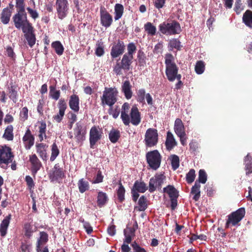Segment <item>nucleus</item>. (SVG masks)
I'll use <instances>...</instances> for the list:
<instances>
[{"label": "nucleus", "instance_id": "nucleus-9", "mask_svg": "<svg viewBox=\"0 0 252 252\" xmlns=\"http://www.w3.org/2000/svg\"><path fill=\"white\" fill-rule=\"evenodd\" d=\"M51 182H60L65 177L64 170L60 167L59 163H56L48 174Z\"/></svg>", "mask_w": 252, "mask_h": 252}, {"label": "nucleus", "instance_id": "nucleus-27", "mask_svg": "<svg viewBox=\"0 0 252 252\" xmlns=\"http://www.w3.org/2000/svg\"><path fill=\"white\" fill-rule=\"evenodd\" d=\"M48 147L45 144L39 143L36 145V152L43 161L47 159V153L46 148Z\"/></svg>", "mask_w": 252, "mask_h": 252}, {"label": "nucleus", "instance_id": "nucleus-61", "mask_svg": "<svg viewBox=\"0 0 252 252\" xmlns=\"http://www.w3.org/2000/svg\"><path fill=\"white\" fill-rule=\"evenodd\" d=\"M234 10L237 14H240L241 11L243 10L241 0H236Z\"/></svg>", "mask_w": 252, "mask_h": 252}, {"label": "nucleus", "instance_id": "nucleus-7", "mask_svg": "<svg viewBox=\"0 0 252 252\" xmlns=\"http://www.w3.org/2000/svg\"><path fill=\"white\" fill-rule=\"evenodd\" d=\"M245 213V209L243 207L240 208L236 211L232 212L227 216L228 219L225 224V228H228L230 225H237L244 217Z\"/></svg>", "mask_w": 252, "mask_h": 252}, {"label": "nucleus", "instance_id": "nucleus-21", "mask_svg": "<svg viewBox=\"0 0 252 252\" xmlns=\"http://www.w3.org/2000/svg\"><path fill=\"white\" fill-rule=\"evenodd\" d=\"M24 146L27 150H30L34 145V137L29 128H28L23 137Z\"/></svg>", "mask_w": 252, "mask_h": 252}, {"label": "nucleus", "instance_id": "nucleus-17", "mask_svg": "<svg viewBox=\"0 0 252 252\" xmlns=\"http://www.w3.org/2000/svg\"><path fill=\"white\" fill-rule=\"evenodd\" d=\"M125 47L124 42L122 40H118L117 42L114 43L111 48L110 52L111 57L114 59L123 55L125 52Z\"/></svg>", "mask_w": 252, "mask_h": 252}, {"label": "nucleus", "instance_id": "nucleus-40", "mask_svg": "<svg viewBox=\"0 0 252 252\" xmlns=\"http://www.w3.org/2000/svg\"><path fill=\"white\" fill-rule=\"evenodd\" d=\"M169 51H172L174 48L180 50L181 48V42L178 39L172 38L169 41L168 44Z\"/></svg>", "mask_w": 252, "mask_h": 252}, {"label": "nucleus", "instance_id": "nucleus-29", "mask_svg": "<svg viewBox=\"0 0 252 252\" xmlns=\"http://www.w3.org/2000/svg\"><path fill=\"white\" fill-rule=\"evenodd\" d=\"M174 129L175 132L177 136L186 134L185 128L183 123L179 118L176 119L174 123Z\"/></svg>", "mask_w": 252, "mask_h": 252}, {"label": "nucleus", "instance_id": "nucleus-10", "mask_svg": "<svg viewBox=\"0 0 252 252\" xmlns=\"http://www.w3.org/2000/svg\"><path fill=\"white\" fill-rule=\"evenodd\" d=\"M144 141L147 147H152L156 145L158 142V130L154 128H148L145 133Z\"/></svg>", "mask_w": 252, "mask_h": 252}, {"label": "nucleus", "instance_id": "nucleus-28", "mask_svg": "<svg viewBox=\"0 0 252 252\" xmlns=\"http://www.w3.org/2000/svg\"><path fill=\"white\" fill-rule=\"evenodd\" d=\"M11 218V215L9 214L2 220L0 225V233L2 237H4L7 233V230Z\"/></svg>", "mask_w": 252, "mask_h": 252}, {"label": "nucleus", "instance_id": "nucleus-43", "mask_svg": "<svg viewBox=\"0 0 252 252\" xmlns=\"http://www.w3.org/2000/svg\"><path fill=\"white\" fill-rule=\"evenodd\" d=\"M121 136L120 132L118 129L113 128L109 133V138L113 143H116Z\"/></svg>", "mask_w": 252, "mask_h": 252}, {"label": "nucleus", "instance_id": "nucleus-12", "mask_svg": "<svg viewBox=\"0 0 252 252\" xmlns=\"http://www.w3.org/2000/svg\"><path fill=\"white\" fill-rule=\"evenodd\" d=\"M55 6L59 19L62 20L67 16L69 9L67 0H56Z\"/></svg>", "mask_w": 252, "mask_h": 252}, {"label": "nucleus", "instance_id": "nucleus-36", "mask_svg": "<svg viewBox=\"0 0 252 252\" xmlns=\"http://www.w3.org/2000/svg\"><path fill=\"white\" fill-rule=\"evenodd\" d=\"M163 191L169 195L170 199L177 198L179 196L177 190L171 185H168L167 187L164 188Z\"/></svg>", "mask_w": 252, "mask_h": 252}, {"label": "nucleus", "instance_id": "nucleus-42", "mask_svg": "<svg viewBox=\"0 0 252 252\" xmlns=\"http://www.w3.org/2000/svg\"><path fill=\"white\" fill-rule=\"evenodd\" d=\"M52 47L55 50L56 54L59 56L63 55L64 51V47L60 41H56L51 44Z\"/></svg>", "mask_w": 252, "mask_h": 252}, {"label": "nucleus", "instance_id": "nucleus-62", "mask_svg": "<svg viewBox=\"0 0 252 252\" xmlns=\"http://www.w3.org/2000/svg\"><path fill=\"white\" fill-rule=\"evenodd\" d=\"M20 116L23 121H25L28 119V109L27 107H24L22 109L20 113Z\"/></svg>", "mask_w": 252, "mask_h": 252}, {"label": "nucleus", "instance_id": "nucleus-1", "mask_svg": "<svg viewBox=\"0 0 252 252\" xmlns=\"http://www.w3.org/2000/svg\"><path fill=\"white\" fill-rule=\"evenodd\" d=\"M17 12L13 16L12 20L15 27L17 29H21L22 32L32 26L28 19L25 11V6H15Z\"/></svg>", "mask_w": 252, "mask_h": 252}, {"label": "nucleus", "instance_id": "nucleus-60", "mask_svg": "<svg viewBox=\"0 0 252 252\" xmlns=\"http://www.w3.org/2000/svg\"><path fill=\"white\" fill-rule=\"evenodd\" d=\"M137 59L138 60V62L139 63L140 65H142L144 64H145L146 56H145L144 53L142 51H141V50L138 51V54H137Z\"/></svg>", "mask_w": 252, "mask_h": 252}, {"label": "nucleus", "instance_id": "nucleus-5", "mask_svg": "<svg viewBox=\"0 0 252 252\" xmlns=\"http://www.w3.org/2000/svg\"><path fill=\"white\" fill-rule=\"evenodd\" d=\"M133 58L124 54L122 59L118 60L113 67V71L117 75L123 74L122 70L127 71L131 68Z\"/></svg>", "mask_w": 252, "mask_h": 252}, {"label": "nucleus", "instance_id": "nucleus-38", "mask_svg": "<svg viewBox=\"0 0 252 252\" xmlns=\"http://www.w3.org/2000/svg\"><path fill=\"white\" fill-rule=\"evenodd\" d=\"M124 7L122 4L117 3L114 7V19L115 21L119 20L123 16Z\"/></svg>", "mask_w": 252, "mask_h": 252}, {"label": "nucleus", "instance_id": "nucleus-44", "mask_svg": "<svg viewBox=\"0 0 252 252\" xmlns=\"http://www.w3.org/2000/svg\"><path fill=\"white\" fill-rule=\"evenodd\" d=\"M168 159L171 162L172 169L173 170H176L179 168L180 165V158L177 155H171L170 156Z\"/></svg>", "mask_w": 252, "mask_h": 252}, {"label": "nucleus", "instance_id": "nucleus-41", "mask_svg": "<svg viewBox=\"0 0 252 252\" xmlns=\"http://www.w3.org/2000/svg\"><path fill=\"white\" fill-rule=\"evenodd\" d=\"M49 96L55 100L59 99L61 95V92L60 90H57L56 89V85H51L49 87Z\"/></svg>", "mask_w": 252, "mask_h": 252}, {"label": "nucleus", "instance_id": "nucleus-14", "mask_svg": "<svg viewBox=\"0 0 252 252\" xmlns=\"http://www.w3.org/2000/svg\"><path fill=\"white\" fill-rule=\"evenodd\" d=\"M73 131L76 143L80 146L82 145L83 141L85 139L86 129L83 127L80 123L78 122L76 124Z\"/></svg>", "mask_w": 252, "mask_h": 252}, {"label": "nucleus", "instance_id": "nucleus-46", "mask_svg": "<svg viewBox=\"0 0 252 252\" xmlns=\"http://www.w3.org/2000/svg\"><path fill=\"white\" fill-rule=\"evenodd\" d=\"M13 129V126L12 125L7 126L4 130L3 137L8 141L12 140L14 137Z\"/></svg>", "mask_w": 252, "mask_h": 252}, {"label": "nucleus", "instance_id": "nucleus-35", "mask_svg": "<svg viewBox=\"0 0 252 252\" xmlns=\"http://www.w3.org/2000/svg\"><path fill=\"white\" fill-rule=\"evenodd\" d=\"M147 198L144 196H141L138 201V206H136L134 209L138 211H144L148 207Z\"/></svg>", "mask_w": 252, "mask_h": 252}, {"label": "nucleus", "instance_id": "nucleus-30", "mask_svg": "<svg viewBox=\"0 0 252 252\" xmlns=\"http://www.w3.org/2000/svg\"><path fill=\"white\" fill-rule=\"evenodd\" d=\"M12 13L11 10H9L7 8L2 9L0 14V20L2 24L6 25L9 23Z\"/></svg>", "mask_w": 252, "mask_h": 252}, {"label": "nucleus", "instance_id": "nucleus-25", "mask_svg": "<svg viewBox=\"0 0 252 252\" xmlns=\"http://www.w3.org/2000/svg\"><path fill=\"white\" fill-rule=\"evenodd\" d=\"M131 87L130 83L128 80L125 81L122 84V92L124 94L125 96L127 99H129L132 97Z\"/></svg>", "mask_w": 252, "mask_h": 252}, {"label": "nucleus", "instance_id": "nucleus-22", "mask_svg": "<svg viewBox=\"0 0 252 252\" xmlns=\"http://www.w3.org/2000/svg\"><path fill=\"white\" fill-rule=\"evenodd\" d=\"M129 108V104L127 102L124 103L122 106L121 118L126 126H128L130 123V118L128 114Z\"/></svg>", "mask_w": 252, "mask_h": 252}, {"label": "nucleus", "instance_id": "nucleus-24", "mask_svg": "<svg viewBox=\"0 0 252 252\" xmlns=\"http://www.w3.org/2000/svg\"><path fill=\"white\" fill-rule=\"evenodd\" d=\"M7 95L14 103H16L18 101V86L10 84V86L7 87Z\"/></svg>", "mask_w": 252, "mask_h": 252}, {"label": "nucleus", "instance_id": "nucleus-6", "mask_svg": "<svg viewBox=\"0 0 252 252\" xmlns=\"http://www.w3.org/2000/svg\"><path fill=\"white\" fill-rule=\"evenodd\" d=\"M146 158L147 163L151 168L156 170L159 167L161 156L158 150L148 152L146 155Z\"/></svg>", "mask_w": 252, "mask_h": 252}, {"label": "nucleus", "instance_id": "nucleus-37", "mask_svg": "<svg viewBox=\"0 0 252 252\" xmlns=\"http://www.w3.org/2000/svg\"><path fill=\"white\" fill-rule=\"evenodd\" d=\"M77 186L79 192L81 193L88 190L90 188L89 182L85 180L83 178H82L78 181Z\"/></svg>", "mask_w": 252, "mask_h": 252}, {"label": "nucleus", "instance_id": "nucleus-54", "mask_svg": "<svg viewBox=\"0 0 252 252\" xmlns=\"http://www.w3.org/2000/svg\"><path fill=\"white\" fill-rule=\"evenodd\" d=\"M127 52L125 54L133 58V55L136 51V47L135 44L133 42L129 43L127 45Z\"/></svg>", "mask_w": 252, "mask_h": 252}, {"label": "nucleus", "instance_id": "nucleus-18", "mask_svg": "<svg viewBox=\"0 0 252 252\" xmlns=\"http://www.w3.org/2000/svg\"><path fill=\"white\" fill-rule=\"evenodd\" d=\"M29 161L32 165L31 171L32 174L35 176L41 167L42 163L35 154L30 156Z\"/></svg>", "mask_w": 252, "mask_h": 252}, {"label": "nucleus", "instance_id": "nucleus-64", "mask_svg": "<svg viewBox=\"0 0 252 252\" xmlns=\"http://www.w3.org/2000/svg\"><path fill=\"white\" fill-rule=\"evenodd\" d=\"M27 10L29 14H30V16L34 20H35L36 19L39 17L38 13H37L36 10H33L30 7H27Z\"/></svg>", "mask_w": 252, "mask_h": 252}, {"label": "nucleus", "instance_id": "nucleus-31", "mask_svg": "<svg viewBox=\"0 0 252 252\" xmlns=\"http://www.w3.org/2000/svg\"><path fill=\"white\" fill-rule=\"evenodd\" d=\"M48 234L45 231L40 232L39 237L37 239L36 243V247H37L38 248L39 247H44V246L48 242Z\"/></svg>", "mask_w": 252, "mask_h": 252}, {"label": "nucleus", "instance_id": "nucleus-51", "mask_svg": "<svg viewBox=\"0 0 252 252\" xmlns=\"http://www.w3.org/2000/svg\"><path fill=\"white\" fill-rule=\"evenodd\" d=\"M205 64L203 61H198L195 66V71L197 74H202L205 70Z\"/></svg>", "mask_w": 252, "mask_h": 252}, {"label": "nucleus", "instance_id": "nucleus-34", "mask_svg": "<svg viewBox=\"0 0 252 252\" xmlns=\"http://www.w3.org/2000/svg\"><path fill=\"white\" fill-rule=\"evenodd\" d=\"M108 201V196L106 193L99 191L97 197V204L99 208L104 206Z\"/></svg>", "mask_w": 252, "mask_h": 252}, {"label": "nucleus", "instance_id": "nucleus-58", "mask_svg": "<svg viewBox=\"0 0 252 252\" xmlns=\"http://www.w3.org/2000/svg\"><path fill=\"white\" fill-rule=\"evenodd\" d=\"M133 249V252H147V251L143 247H141L136 241H134L131 244Z\"/></svg>", "mask_w": 252, "mask_h": 252}, {"label": "nucleus", "instance_id": "nucleus-3", "mask_svg": "<svg viewBox=\"0 0 252 252\" xmlns=\"http://www.w3.org/2000/svg\"><path fill=\"white\" fill-rule=\"evenodd\" d=\"M165 64L166 66L165 74L170 82H173L179 74V68L174 62V57L170 53L165 55Z\"/></svg>", "mask_w": 252, "mask_h": 252}, {"label": "nucleus", "instance_id": "nucleus-2", "mask_svg": "<svg viewBox=\"0 0 252 252\" xmlns=\"http://www.w3.org/2000/svg\"><path fill=\"white\" fill-rule=\"evenodd\" d=\"M118 95V91L115 87H105L100 97L101 105L103 107L107 105L109 107V111L112 110L113 106L117 101Z\"/></svg>", "mask_w": 252, "mask_h": 252}, {"label": "nucleus", "instance_id": "nucleus-33", "mask_svg": "<svg viewBox=\"0 0 252 252\" xmlns=\"http://www.w3.org/2000/svg\"><path fill=\"white\" fill-rule=\"evenodd\" d=\"M200 184L197 181H196L194 186L191 189L190 193L193 195L192 199L195 201H197L200 197Z\"/></svg>", "mask_w": 252, "mask_h": 252}, {"label": "nucleus", "instance_id": "nucleus-32", "mask_svg": "<svg viewBox=\"0 0 252 252\" xmlns=\"http://www.w3.org/2000/svg\"><path fill=\"white\" fill-rule=\"evenodd\" d=\"M244 161L246 174L249 175L252 173V157L249 153L245 157Z\"/></svg>", "mask_w": 252, "mask_h": 252}, {"label": "nucleus", "instance_id": "nucleus-59", "mask_svg": "<svg viewBox=\"0 0 252 252\" xmlns=\"http://www.w3.org/2000/svg\"><path fill=\"white\" fill-rule=\"evenodd\" d=\"M95 54L98 57H101L104 54V47L102 43H99L97 44Z\"/></svg>", "mask_w": 252, "mask_h": 252}, {"label": "nucleus", "instance_id": "nucleus-45", "mask_svg": "<svg viewBox=\"0 0 252 252\" xmlns=\"http://www.w3.org/2000/svg\"><path fill=\"white\" fill-rule=\"evenodd\" d=\"M126 190L124 187L123 186L121 181L119 183V188L117 190V195L118 197V199L120 202H123L125 198V194Z\"/></svg>", "mask_w": 252, "mask_h": 252}, {"label": "nucleus", "instance_id": "nucleus-49", "mask_svg": "<svg viewBox=\"0 0 252 252\" xmlns=\"http://www.w3.org/2000/svg\"><path fill=\"white\" fill-rule=\"evenodd\" d=\"M46 124L44 122H42L40 126H39V134L38 137L40 142L43 140V137L46 138Z\"/></svg>", "mask_w": 252, "mask_h": 252}, {"label": "nucleus", "instance_id": "nucleus-48", "mask_svg": "<svg viewBox=\"0 0 252 252\" xmlns=\"http://www.w3.org/2000/svg\"><path fill=\"white\" fill-rule=\"evenodd\" d=\"M144 29L148 35L153 36L156 33V27L151 22H147L144 25Z\"/></svg>", "mask_w": 252, "mask_h": 252}, {"label": "nucleus", "instance_id": "nucleus-50", "mask_svg": "<svg viewBox=\"0 0 252 252\" xmlns=\"http://www.w3.org/2000/svg\"><path fill=\"white\" fill-rule=\"evenodd\" d=\"M129 232L127 233V230H124V235L125 239L124 240V243L130 244L132 241V236L134 235L135 230L133 228H129L128 229Z\"/></svg>", "mask_w": 252, "mask_h": 252}, {"label": "nucleus", "instance_id": "nucleus-20", "mask_svg": "<svg viewBox=\"0 0 252 252\" xmlns=\"http://www.w3.org/2000/svg\"><path fill=\"white\" fill-rule=\"evenodd\" d=\"M130 123L134 126H138L141 122V114L138 108L133 106L130 112Z\"/></svg>", "mask_w": 252, "mask_h": 252}, {"label": "nucleus", "instance_id": "nucleus-13", "mask_svg": "<svg viewBox=\"0 0 252 252\" xmlns=\"http://www.w3.org/2000/svg\"><path fill=\"white\" fill-rule=\"evenodd\" d=\"M147 189V187L144 182L136 180L131 190L133 201L134 202L137 201L139 196L138 192L144 193Z\"/></svg>", "mask_w": 252, "mask_h": 252}, {"label": "nucleus", "instance_id": "nucleus-26", "mask_svg": "<svg viewBox=\"0 0 252 252\" xmlns=\"http://www.w3.org/2000/svg\"><path fill=\"white\" fill-rule=\"evenodd\" d=\"M166 149L170 151L177 145V142L173 134L169 131L167 132V136L165 143Z\"/></svg>", "mask_w": 252, "mask_h": 252}, {"label": "nucleus", "instance_id": "nucleus-47", "mask_svg": "<svg viewBox=\"0 0 252 252\" xmlns=\"http://www.w3.org/2000/svg\"><path fill=\"white\" fill-rule=\"evenodd\" d=\"M24 230L25 236L28 239L31 238L33 233L35 231L33 229L32 224L29 222L25 223Z\"/></svg>", "mask_w": 252, "mask_h": 252}, {"label": "nucleus", "instance_id": "nucleus-11", "mask_svg": "<svg viewBox=\"0 0 252 252\" xmlns=\"http://www.w3.org/2000/svg\"><path fill=\"white\" fill-rule=\"evenodd\" d=\"M165 179V177L162 174H156L154 177L151 178L149 181V191L150 192L155 191L157 188L161 189V185Z\"/></svg>", "mask_w": 252, "mask_h": 252}, {"label": "nucleus", "instance_id": "nucleus-55", "mask_svg": "<svg viewBox=\"0 0 252 252\" xmlns=\"http://www.w3.org/2000/svg\"><path fill=\"white\" fill-rule=\"evenodd\" d=\"M195 171L194 169H191L189 172L186 175V181L190 184H191L195 179Z\"/></svg>", "mask_w": 252, "mask_h": 252}, {"label": "nucleus", "instance_id": "nucleus-53", "mask_svg": "<svg viewBox=\"0 0 252 252\" xmlns=\"http://www.w3.org/2000/svg\"><path fill=\"white\" fill-rule=\"evenodd\" d=\"M60 151L56 143H54L51 148V155L50 160L51 161L55 160L57 156L59 155Z\"/></svg>", "mask_w": 252, "mask_h": 252}, {"label": "nucleus", "instance_id": "nucleus-19", "mask_svg": "<svg viewBox=\"0 0 252 252\" xmlns=\"http://www.w3.org/2000/svg\"><path fill=\"white\" fill-rule=\"evenodd\" d=\"M24 33V37L28 42V45L30 47H32L35 43L36 37L34 33V28L32 26L30 28L23 32Z\"/></svg>", "mask_w": 252, "mask_h": 252}, {"label": "nucleus", "instance_id": "nucleus-63", "mask_svg": "<svg viewBox=\"0 0 252 252\" xmlns=\"http://www.w3.org/2000/svg\"><path fill=\"white\" fill-rule=\"evenodd\" d=\"M103 176L102 174L101 171L99 170L97 172V174L96 175V177H95L94 180L92 181L93 184H98L100 183H101L103 182Z\"/></svg>", "mask_w": 252, "mask_h": 252}, {"label": "nucleus", "instance_id": "nucleus-52", "mask_svg": "<svg viewBox=\"0 0 252 252\" xmlns=\"http://www.w3.org/2000/svg\"><path fill=\"white\" fill-rule=\"evenodd\" d=\"M147 94L144 89H140L137 92V101L140 103H145V97Z\"/></svg>", "mask_w": 252, "mask_h": 252}, {"label": "nucleus", "instance_id": "nucleus-16", "mask_svg": "<svg viewBox=\"0 0 252 252\" xmlns=\"http://www.w3.org/2000/svg\"><path fill=\"white\" fill-rule=\"evenodd\" d=\"M102 134V129L98 126H94L91 128L89 140L91 148H93L96 143L101 138Z\"/></svg>", "mask_w": 252, "mask_h": 252}, {"label": "nucleus", "instance_id": "nucleus-39", "mask_svg": "<svg viewBox=\"0 0 252 252\" xmlns=\"http://www.w3.org/2000/svg\"><path fill=\"white\" fill-rule=\"evenodd\" d=\"M243 21L246 25L249 27H252V11L247 10L244 13Z\"/></svg>", "mask_w": 252, "mask_h": 252}, {"label": "nucleus", "instance_id": "nucleus-56", "mask_svg": "<svg viewBox=\"0 0 252 252\" xmlns=\"http://www.w3.org/2000/svg\"><path fill=\"white\" fill-rule=\"evenodd\" d=\"M207 179V175L204 169H200L199 171L198 179L197 180L199 184H205Z\"/></svg>", "mask_w": 252, "mask_h": 252}, {"label": "nucleus", "instance_id": "nucleus-8", "mask_svg": "<svg viewBox=\"0 0 252 252\" xmlns=\"http://www.w3.org/2000/svg\"><path fill=\"white\" fill-rule=\"evenodd\" d=\"M14 158V155L12 152L11 149L6 146H0V166H3L2 164L7 165L11 163Z\"/></svg>", "mask_w": 252, "mask_h": 252}, {"label": "nucleus", "instance_id": "nucleus-57", "mask_svg": "<svg viewBox=\"0 0 252 252\" xmlns=\"http://www.w3.org/2000/svg\"><path fill=\"white\" fill-rule=\"evenodd\" d=\"M57 106L59 109V112L65 113V110L67 108V104L64 98H62L59 100Z\"/></svg>", "mask_w": 252, "mask_h": 252}, {"label": "nucleus", "instance_id": "nucleus-23", "mask_svg": "<svg viewBox=\"0 0 252 252\" xmlns=\"http://www.w3.org/2000/svg\"><path fill=\"white\" fill-rule=\"evenodd\" d=\"M80 99L78 95L73 94L70 95L69 99V106L75 113H78L79 111Z\"/></svg>", "mask_w": 252, "mask_h": 252}, {"label": "nucleus", "instance_id": "nucleus-4", "mask_svg": "<svg viewBox=\"0 0 252 252\" xmlns=\"http://www.w3.org/2000/svg\"><path fill=\"white\" fill-rule=\"evenodd\" d=\"M159 31L165 35H175L179 34L181 31L180 24L175 20L164 21L159 24Z\"/></svg>", "mask_w": 252, "mask_h": 252}, {"label": "nucleus", "instance_id": "nucleus-15", "mask_svg": "<svg viewBox=\"0 0 252 252\" xmlns=\"http://www.w3.org/2000/svg\"><path fill=\"white\" fill-rule=\"evenodd\" d=\"M100 18L101 25L105 28L110 27L113 21L112 16L104 6L100 7Z\"/></svg>", "mask_w": 252, "mask_h": 252}]
</instances>
